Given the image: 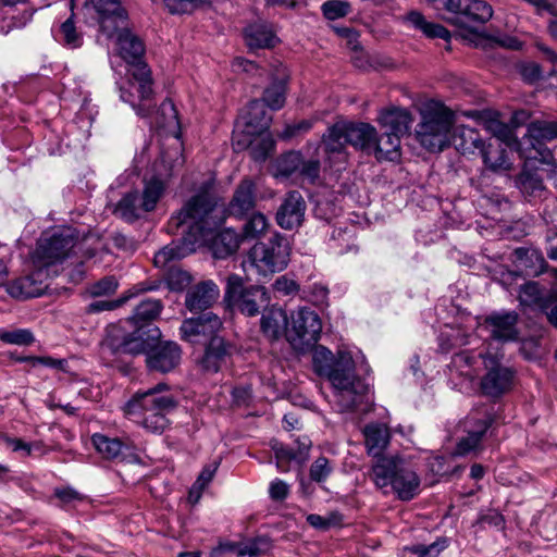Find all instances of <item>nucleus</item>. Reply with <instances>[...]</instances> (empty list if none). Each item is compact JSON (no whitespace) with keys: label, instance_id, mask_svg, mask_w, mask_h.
I'll use <instances>...</instances> for the list:
<instances>
[{"label":"nucleus","instance_id":"1","mask_svg":"<svg viewBox=\"0 0 557 557\" xmlns=\"http://www.w3.org/2000/svg\"><path fill=\"white\" fill-rule=\"evenodd\" d=\"M312 363L320 376H325L333 387L334 404L342 412L357 408L369 393V384L355 374L350 352L339 350L336 356L324 346L314 349Z\"/></svg>","mask_w":557,"mask_h":557},{"label":"nucleus","instance_id":"2","mask_svg":"<svg viewBox=\"0 0 557 557\" xmlns=\"http://www.w3.org/2000/svg\"><path fill=\"white\" fill-rule=\"evenodd\" d=\"M213 185L206 183L200 190L186 201L183 208L170 219L172 232L191 237L199 245L207 243L215 228L222 223L218 199L212 191Z\"/></svg>","mask_w":557,"mask_h":557},{"label":"nucleus","instance_id":"3","mask_svg":"<svg viewBox=\"0 0 557 557\" xmlns=\"http://www.w3.org/2000/svg\"><path fill=\"white\" fill-rule=\"evenodd\" d=\"M177 405L178 401L169 392L168 385L159 383L147 391L135 393L125 404L124 413L146 431L161 434L170 424L168 416Z\"/></svg>","mask_w":557,"mask_h":557},{"label":"nucleus","instance_id":"4","mask_svg":"<svg viewBox=\"0 0 557 557\" xmlns=\"http://www.w3.org/2000/svg\"><path fill=\"white\" fill-rule=\"evenodd\" d=\"M370 479L385 494L392 490L401 500H411L420 491L419 475L410 462L399 456L377 458L371 468Z\"/></svg>","mask_w":557,"mask_h":557},{"label":"nucleus","instance_id":"5","mask_svg":"<svg viewBox=\"0 0 557 557\" xmlns=\"http://www.w3.org/2000/svg\"><path fill=\"white\" fill-rule=\"evenodd\" d=\"M421 121L416 128V137L429 151H442L450 144L455 122L450 109L438 101L426 102L421 111Z\"/></svg>","mask_w":557,"mask_h":557},{"label":"nucleus","instance_id":"6","mask_svg":"<svg viewBox=\"0 0 557 557\" xmlns=\"http://www.w3.org/2000/svg\"><path fill=\"white\" fill-rule=\"evenodd\" d=\"M376 129L367 123L334 124L323 136L325 152L331 165L347 162L346 145H351L361 150H371L375 141Z\"/></svg>","mask_w":557,"mask_h":557},{"label":"nucleus","instance_id":"7","mask_svg":"<svg viewBox=\"0 0 557 557\" xmlns=\"http://www.w3.org/2000/svg\"><path fill=\"white\" fill-rule=\"evenodd\" d=\"M289 246L286 238L275 233L268 242L256 243L243 260V269L249 277L252 274L268 276L283 271L288 263Z\"/></svg>","mask_w":557,"mask_h":557},{"label":"nucleus","instance_id":"8","mask_svg":"<svg viewBox=\"0 0 557 557\" xmlns=\"http://www.w3.org/2000/svg\"><path fill=\"white\" fill-rule=\"evenodd\" d=\"M77 233L71 227H55L44 232L37 242V247L32 255L33 265L38 269V275L42 270L51 271V268L62 263L77 247Z\"/></svg>","mask_w":557,"mask_h":557},{"label":"nucleus","instance_id":"9","mask_svg":"<svg viewBox=\"0 0 557 557\" xmlns=\"http://www.w3.org/2000/svg\"><path fill=\"white\" fill-rule=\"evenodd\" d=\"M151 72L146 63L134 64L127 70L126 87H121V99L139 116H149L153 109Z\"/></svg>","mask_w":557,"mask_h":557},{"label":"nucleus","instance_id":"10","mask_svg":"<svg viewBox=\"0 0 557 557\" xmlns=\"http://www.w3.org/2000/svg\"><path fill=\"white\" fill-rule=\"evenodd\" d=\"M158 337V327L151 325L137 327L121 342L109 333L101 342V355L103 358L121 355L136 356L140 354L148 356L149 350Z\"/></svg>","mask_w":557,"mask_h":557},{"label":"nucleus","instance_id":"11","mask_svg":"<svg viewBox=\"0 0 557 557\" xmlns=\"http://www.w3.org/2000/svg\"><path fill=\"white\" fill-rule=\"evenodd\" d=\"M322 322L319 314L309 307H300L290 314L287 341L295 349L313 346L320 338Z\"/></svg>","mask_w":557,"mask_h":557},{"label":"nucleus","instance_id":"12","mask_svg":"<svg viewBox=\"0 0 557 557\" xmlns=\"http://www.w3.org/2000/svg\"><path fill=\"white\" fill-rule=\"evenodd\" d=\"M486 370L481 380L482 392L491 397H499L508 393L515 384L516 372L512 368L503 366L500 358L490 351L480 354Z\"/></svg>","mask_w":557,"mask_h":557},{"label":"nucleus","instance_id":"13","mask_svg":"<svg viewBox=\"0 0 557 557\" xmlns=\"http://www.w3.org/2000/svg\"><path fill=\"white\" fill-rule=\"evenodd\" d=\"M84 10L97 20L100 30L112 38L126 21V11L119 0H86Z\"/></svg>","mask_w":557,"mask_h":557},{"label":"nucleus","instance_id":"14","mask_svg":"<svg viewBox=\"0 0 557 557\" xmlns=\"http://www.w3.org/2000/svg\"><path fill=\"white\" fill-rule=\"evenodd\" d=\"M557 138V121H534L528 125V132L520 143L521 153L527 159L545 161L549 151L543 147L544 141Z\"/></svg>","mask_w":557,"mask_h":557},{"label":"nucleus","instance_id":"15","mask_svg":"<svg viewBox=\"0 0 557 557\" xmlns=\"http://www.w3.org/2000/svg\"><path fill=\"white\" fill-rule=\"evenodd\" d=\"M492 422V416L485 408L470 412L465 421L467 435L458 442L456 454L463 456L478 449Z\"/></svg>","mask_w":557,"mask_h":557},{"label":"nucleus","instance_id":"16","mask_svg":"<svg viewBox=\"0 0 557 557\" xmlns=\"http://www.w3.org/2000/svg\"><path fill=\"white\" fill-rule=\"evenodd\" d=\"M444 5L454 14L451 21L459 25L484 24L493 16L492 7L483 0H445Z\"/></svg>","mask_w":557,"mask_h":557},{"label":"nucleus","instance_id":"17","mask_svg":"<svg viewBox=\"0 0 557 557\" xmlns=\"http://www.w3.org/2000/svg\"><path fill=\"white\" fill-rule=\"evenodd\" d=\"M222 326L221 319L212 313L206 312L197 318H190L183 321L180 331L182 338L189 343H198L200 337L218 336L216 333Z\"/></svg>","mask_w":557,"mask_h":557},{"label":"nucleus","instance_id":"18","mask_svg":"<svg viewBox=\"0 0 557 557\" xmlns=\"http://www.w3.org/2000/svg\"><path fill=\"white\" fill-rule=\"evenodd\" d=\"M307 205L300 193L293 190L285 195L276 212V223L284 230L299 227L305 219Z\"/></svg>","mask_w":557,"mask_h":557},{"label":"nucleus","instance_id":"19","mask_svg":"<svg viewBox=\"0 0 557 557\" xmlns=\"http://www.w3.org/2000/svg\"><path fill=\"white\" fill-rule=\"evenodd\" d=\"M518 320L519 315L515 311H502L487 315L484 323L493 339L506 343L518 339Z\"/></svg>","mask_w":557,"mask_h":557},{"label":"nucleus","instance_id":"20","mask_svg":"<svg viewBox=\"0 0 557 557\" xmlns=\"http://www.w3.org/2000/svg\"><path fill=\"white\" fill-rule=\"evenodd\" d=\"M265 104L260 100H251L246 109L242 112L236 131L243 125L245 136L253 137L262 134L270 126L271 115L265 110Z\"/></svg>","mask_w":557,"mask_h":557},{"label":"nucleus","instance_id":"21","mask_svg":"<svg viewBox=\"0 0 557 557\" xmlns=\"http://www.w3.org/2000/svg\"><path fill=\"white\" fill-rule=\"evenodd\" d=\"M181 360V348L174 342H165L152 345L146 357L147 367L150 370L162 373L173 370Z\"/></svg>","mask_w":557,"mask_h":557},{"label":"nucleus","instance_id":"22","mask_svg":"<svg viewBox=\"0 0 557 557\" xmlns=\"http://www.w3.org/2000/svg\"><path fill=\"white\" fill-rule=\"evenodd\" d=\"M257 205L256 183L245 177L236 186L233 197L228 203L227 211L231 215L242 219L251 212Z\"/></svg>","mask_w":557,"mask_h":557},{"label":"nucleus","instance_id":"23","mask_svg":"<svg viewBox=\"0 0 557 557\" xmlns=\"http://www.w3.org/2000/svg\"><path fill=\"white\" fill-rule=\"evenodd\" d=\"M232 345L226 343L223 337L212 336L199 361L201 368L207 372L216 373L226 366L232 355Z\"/></svg>","mask_w":557,"mask_h":557},{"label":"nucleus","instance_id":"24","mask_svg":"<svg viewBox=\"0 0 557 557\" xmlns=\"http://www.w3.org/2000/svg\"><path fill=\"white\" fill-rule=\"evenodd\" d=\"M232 302L243 314L255 317L269 305L270 296L263 286L252 285L242 289Z\"/></svg>","mask_w":557,"mask_h":557},{"label":"nucleus","instance_id":"25","mask_svg":"<svg viewBox=\"0 0 557 557\" xmlns=\"http://www.w3.org/2000/svg\"><path fill=\"white\" fill-rule=\"evenodd\" d=\"M38 269L34 267V272L16 278L9 287V292L13 297L32 298L42 294L47 285L45 280L51 275V271L42 270V274L38 275Z\"/></svg>","mask_w":557,"mask_h":557},{"label":"nucleus","instance_id":"26","mask_svg":"<svg viewBox=\"0 0 557 557\" xmlns=\"http://www.w3.org/2000/svg\"><path fill=\"white\" fill-rule=\"evenodd\" d=\"M219 295L218 285L212 281H205L188 290L185 305L191 312L205 311L216 301Z\"/></svg>","mask_w":557,"mask_h":557},{"label":"nucleus","instance_id":"27","mask_svg":"<svg viewBox=\"0 0 557 557\" xmlns=\"http://www.w3.org/2000/svg\"><path fill=\"white\" fill-rule=\"evenodd\" d=\"M182 235V242L164 246L160 249L153 258L154 265L158 268H166L172 261L180 260L187 255L194 252L197 246H200L196 242H191V237L185 234Z\"/></svg>","mask_w":557,"mask_h":557},{"label":"nucleus","instance_id":"28","mask_svg":"<svg viewBox=\"0 0 557 557\" xmlns=\"http://www.w3.org/2000/svg\"><path fill=\"white\" fill-rule=\"evenodd\" d=\"M115 35L120 54L129 64V67L134 64L143 63L140 58L145 50L144 44L126 29V22Z\"/></svg>","mask_w":557,"mask_h":557},{"label":"nucleus","instance_id":"29","mask_svg":"<svg viewBox=\"0 0 557 557\" xmlns=\"http://www.w3.org/2000/svg\"><path fill=\"white\" fill-rule=\"evenodd\" d=\"M287 324L286 312L276 306L265 309L260 321L262 333L270 339H278L284 333L287 334Z\"/></svg>","mask_w":557,"mask_h":557},{"label":"nucleus","instance_id":"30","mask_svg":"<svg viewBox=\"0 0 557 557\" xmlns=\"http://www.w3.org/2000/svg\"><path fill=\"white\" fill-rule=\"evenodd\" d=\"M379 121L385 128V133L401 137L409 132L413 120L407 109L393 108L383 112Z\"/></svg>","mask_w":557,"mask_h":557},{"label":"nucleus","instance_id":"31","mask_svg":"<svg viewBox=\"0 0 557 557\" xmlns=\"http://www.w3.org/2000/svg\"><path fill=\"white\" fill-rule=\"evenodd\" d=\"M364 444L369 455L380 457L391 438L389 429L385 423H369L363 429Z\"/></svg>","mask_w":557,"mask_h":557},{"label":"nucleus","instance_id":"32","mask_svg":"<svg viewBox=\"0 0 557 557\" xmlns=\"http://www.w3.org/2000/svg\"><path fill=\"white\" fill-rule=\"evenodd\" d=\"M287 74L284 69L277 70L271 84L264 89L260 100L271 110H280L286 100Z\"/></svg>","mask_w":557,"mask_h":557},{"label":"nucleus","instance_id":"33","mask_svg":"<svg viewBox=\"0 0 557 557\" xmlns=\"http://www.w3.org/2000/svg\"><path fill=\"white\" fill-rule=\"evenodd\" d=\"M513 256L517 268L528 275H539L544 272L546 261L540 250L520 247L515 250Z\"/></svg>","mask_w":557,"mask_h":557},{"label":"nucleus","instance_id":"34","mask_svg":"<svg viewBox=\"0 0 557 557\" xmlns=\"http://www.w3.org/2000/svg\"><path fill=\"white\" fill-rule=\"evenodd\" d=\"M242 240L243 238L240 235L232 228L221 231L212 239L211 250L213 257L215 259H224L235 253L238 250Z\"/></svg>","mask_w":557,"mask_h":557},{"label":"nucleus","instance_id":"35","mask_svg":"<svg viewBox=\"0 0 557 557\" xmlns=\"http://www.w3.org/2000/svg\"><path fill=\"white\" fill-rule=\"evenodd\" d=\"M371 150L379 161H397L400 158V137L385 132L380 137L375 134Z\"/></svg>","mask_w":557,"mask_h":557},{"label":"nucleus","instance_id":"36","mask_svg":"<svg viewBox=\"0 0 557 557\" xmlns=\"http://www.w3.org/2000/svg\"><path fill=\"white\" fill-rule=\"evenodd\" d=\"M245 41L249 49L272 48L276 37L264 24H252L245 29Z\"/></svg>","mask_w":557,"mask_h":557},{"label":"nucleus","instance_id":"37","mask_svg":"<svg viewBox=\"0 0 557 557\" xmlns=\"http://www.w3.org/2000/svg\"><path fill=\"white\" fill-rule=\"evenodd\" d=\"M479 154L482 157L484 164L493 171L508 170L510 168L506 149L497 140L488 144L484 143L483 149H480Z\"/></svg>","mask_w":557,"mask_h":557},{"label":"nucleus","instance_id":"38","mask_svg":"<svg viewBox=\"0 0 557 557\" xmlns=\"http://www.w3.org/2000/svg\"><path fill=\"white\" fill-rule=\"evenodd\" d=\"M484 143L479 132L468 126L458 127L454 136L455 147L463 154L479 153L480 149H483Z\"/></svg>","mask_w":557,"mask_h":557},{"label":"nucleus","instance_id":"39","mask_svg":"<svg viewBox=\"0 0 557 557\" xmlns=\"http://www.w3.org/2000/svg\"><path fill=\"white\" fill-rule=\"evenodd\" d=\"M233 145L235 149L238 150L250 147L251 157L256 161L265 160L270 150L273 148V141L270 138H261L260 140L255 141L252 140V137L245 136L244 139H240L237 132H234Z\"/></svg>","mask_w":557,"mask_h":557},{"label":"nucleus","instance_id":"40","mask_svg":"<svg viewBox=\"0 0 557 557\" xmlns=\"http://www.w3.org/2000/svg\"><path fill=\"white\" fill-rule=\"evenodd\" d=\"M54 39L67 49H77L83 45V34L77 29L73 17L65 20L53 30Z\"/></svg>","mask_w":557,"mask_h":557},{"label":"nucleus","instance_id":"41","mask_svg":"<svg viewBox=\"0 0 557 557\" xmlns=\"http://www.w3.org/2000/svg\"><path fill=\"white\" fill-rule=\"evenodd\" d=\"M146 212L141 207V199L137 191L125 195L115 208V213L126 222H134Z\"/></svg>","mask_w":557,"mask_h":557},{"label":"nucleus","instance_id":"42","mask_svg":"<svg viewBox=\"0 0 557 557\" xmlns=\"http://www.w3.org/2000/svg\"><path fill=\"white\" fill-rule=\"evenodd\" d=\"M414 28L420 29L425 36L430 38L448 39L449 32L442 25L428 22L425 17L418 11H411L406 17Z\"/></svg>","mask_w":557,"mask_h":557},{"label":"nucleus","instance_id":"43","mask_svg":"<svg viewBox=\"0 0 557 557\" xmlns=\"http://www.w3.org/2000/svg\"><path fill=\"white\" fill-rule=\"evenodd\" d=\"M91 442L96 450L107 459L117 458L122 454L123 449L126 448V444L120 438L109 437L100 433L94 434Z\"/></svg>","mask_w":557,"mask_h":557},{"label":"nucleus","instance_id":"44","mask_svg":"<svg viewBox=\"0 0 557 557\" xmlns=\"http://www.w3.org/2000/svg\"><path fill=\"white\" fill-rule=\"evenodd\" d=\"M270 222L261 212H253L243 225L240 237L243 239H258L269 230Z\"/></svg>","mask_w":557,"mask_h":557},{"label":"nucleus","instance_id":"45","mask_svg":"<svg viewBox=\"0 0 557 557\" xmlns=\"http://www.w3.org/2000/svg\"><path fill=\"white\" fill-rule=\"evenodd\" d=\"M470 334L460 327L446 326L438 336V345L443 352H448L455 347L469 344Z\"/></svg>","mask_w":557,"mask_h":557},{"label":"nucleus","instance_id":"46","mask_svg":"<svg viewBox=\"0 0 557 557\" xmlns=\"http://www.w3.org/2000/svg\"><path fill=\"white\" fill-rule=\"evenodd\" d=\"M475 358L469 351H461L456 354L450 362V374L457 375L467 380H473L476 376L474 369Z\"/></svg>","mask_w":557,"mask_h":557},{"label":"nucleus","instance_id":"47","mask_svg":"<svg viewBox=\"0 0 557 557\" xmlns=\"http://www.w3.org/2000/svg\"><path fill=\"white\" fill-rule=\"evenodd\" d=\"M164 184L159 178H152L145 184L143 193L139 195L144 211L154 210L158 201L164 191Z\"/></svg>","mask_w":557,"mask_h":557},{"label":"nucleus","instance_id":"48","mask_svg":"<svg viewBox=\"0 0 557 557\" xmlns=\"http://www.w3.org/2000/svg\"><path fill=\"white\" fill-rule=\"evenodd\" d=\"M519 186L521 191L530 198L542 197L545 187L542 177L537 173L523 171L519 176Z\"/></svg>","mask_w":557,"mask_h":557},{"label":"nucleus","instance_id":"49","mask_svg":"<svg viewBox=\"0 0 557 557\" xmlns=\"http://www.w3.org/2000/svg\"><path fill=\"white\" fill-rule=\"evenodd\" d=\"M156 113L160 127L173 131L180 126L178 113L172 100L165 99Z\"/></svg>","mask_w":557,"mask_h":557},{"label":"nucleus","instance_id":"50","mask_svg":"<svg viewBox=\"0 0 557 557\" xmlns=\"http://www.w3.org/2000/svg\"><path fill=\"white\" fill-rule=\"evenodd\" d=\"M271 549V542L267 537H257L236 546L237 557H261Z\"/></svg>","mask_w":557,"mask_h":557},{"label":"nucleus","instance_id":"51","mask_svg":"<svg viewBox=\"0 0 557 557\" xmlns=\"http://www.w3.org/2000/svg\"><path fill=\"white\" fill-rule=\"evenodd\" d=\"M518 299L521 306H537L541 309V302L545 299V295L537 282L530 281L520 286Z\"/></svg>","mask_w":557,"mask_h":557},{"label":"nucleus","instance_id":"52","mask_svg":"<svg viewBox=\"0 0 557 557\" xmlns=\"http://www.w3.org/2000/svg\"><path fill=\"white\" fill-rule=\"evenodd\" d=\"M161 310L162 304L159 299H145L135 308L133 318L136 323L148 322L159 317Z\"/></svg>","mask_w":557,"mask_h":557},{"label":"nucleus","instance_id":"53","mask_svg":"<svg viewBox=\"0 0 557 557\" xmlns=\"http://www.w3.org/2000/svg\"><path fill=\"white\" fill-rule=\"evenodd\" d=\"M302 158L299 152L290 151L283 154L276 162V176L288 177L299 170Z\"/></svg>","mask_w":557,"mask_h":557},{"label":"nucleus","instance_id":"54","mask_svg":"<svg viewBox=\"0 0 557 557\" xmlns=\"http://www.w3.org/2000/svg\"><path fill=\"white\" fill-rule=\"evenodd\" d=\"M0 341L11 345L29 346L35 342V337L28 329H15L1 331Z\"/></svg>","mask_w":557,"mask_h":557},{"label":"nucleus","instance_id":"55","mask_svg":"<svg viewBox=\"0 0 557 557\" xmlns=\"http://www.w3.org/2000/svg\"><path fill=\"white\" fill-rule=\"evenodd\" d=\"M171 14H187L202 8L211 0H163Z\"/></svg>","mask_w":557,"mask_h":557},{"label":"nucleus","instance_id":"56","mask_svg":"<svg viewBox=\"0 0 557 557\" xmlns=\"http://www.w3.org/2000/svg\"><path fill=\"white\" fill-rule=\"evenodd\" d=\"M333 470L332 462L326 457L320 456L310 466L309 476L311 481L321 484L329 479Z\"/></svg>","mask_w":557,"mask_h":557},{"label":"nucleus","instance_id":"57","mask_svg":"<svg viewBox=\"0 0 557 557\" xmlns=\"http://www.w3.org/2000/svg\"><path fill=\"white\" fill-rule=\"evenodd\" d=\"M485 129L491 133L494 137L497 138V140L510 144L515 140L513 133L511 127L497 120V119H488L484 122Z\"/></svg>","mask_w":557,"mask_h":557},{"label":"nucleus","instance_id":"58","mask_svg":"<svg viewBox=\"0 0 557 557\" xmlns=\"http://www.w3.org/2000/svg\"><path fill=\"white\" fill-rule=\"evenodd\" d=\"M168 287L171 290L181 292L191 283V276L188 272L170 267L165 275Z\"/></svg>","mask_w":557,"mask_h":557},{"label":"nucleus","instance_id":"59","mask_svg":"<svg viewBox=\"0 0 557 557\" xmlns=\"http://www.w3.org/2000/svg\"><path fill=\"white\" fill-rule=\"evenodd\" d=\"M447 546L446 540H437L430 545H412L405 549L416 555L417 557H438L440 553Z\"/></svg>","mask_w":557,"mask_h":557},{"label":"nucleus","instance_id":"60","mask_svg":"<svg viewBox=\"0 0 557 557\" xmlns=\"http://www.w3.org/2000/svg\"><path fill=\"white\" fill-rule=\"evenodd\" d=\"M54 497L60 502L61 507L73 506L76 503L84 502L86 496L71 486L55 487Z\"/></svg>","mask_w":557,"mask_h":557},{"label":"nucleus","instance_id":"61","mask_svg":"<svg viewBox=\"0 0 557 557\" xmlns=\"http://www.w3.org/2000/svg\"><path fill=\"white\" fill-rule=\"evenodd\" d=\"M322 12L327 20H337L350 12V4L344 0H329L323 3Z\"/></svg>","mask_w":557,"mask_h":557},{"label":"nucleus","instance_id":"62","mask_svg":"<svg viewBox=\"0 0 557 557\" xmlns=\"http://www.w3.org/2000/svg\"><path fill=\"white\" fill-rule=\"evenodd\" d=\"M184 162V158L178 149L166 151L162 154V164L164 168H169V171L164 175L169 177L175 175L182 170Z\"/></svg>","mask_w":557,"mask_h":557},{"label":"nucleus","instance_id":"63","mask_svg":"<svg viewBox=\"0 0 557 557\" xmlns=\"http://www.w3.org/2000/svg\"><path fill=\"white\" fill-rule=\"evenodd\" d=\"M219 463L213 462L208 466H206L200 474L198 475L195 484L193 485V488L190 490V496L194 495L195 492H197V498H199L201 492L208 486V484L212 481L216 470H218Z\"/></svg>","mask_w":557,"mask_h":557},{"label":"nucleus","instance_id":"64","mask_svg":"<svg viewBox=\"0 0 557 557\" xmlns=\"http://www.w3.org/2000/svg\"><path fill=\"white\" fill-rule=\"evenodd\" d=\"M541 310L546 314L548 321L557 327V289H552L541 302Z\"/></svg>","mask_w":557,"mask_h":557}]
</instances>
